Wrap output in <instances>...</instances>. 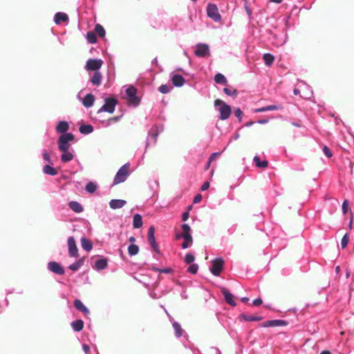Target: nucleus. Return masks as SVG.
Listing matches in <instances>:
<instances>
[{"label": "nucleus", "instance_id": "1", "mask_svg": "<svg viewBox=\"0 0 354 354\" xmlns=\"http://www.w3.org/2000/svg\"><path fill=\"white\" fill-rule=\"evenodd\" d=\"M182 232H177L175 234V239L176 240L183 239V242L181 244V248L183 250L190 248L193 244V239L191 234V227L187 223H183L181 225Z\"/></svg>", "mask_w": 354, "mask_h": 354}, {"label": "nucleus", "instance_id": "2", "mask_svg": "<svg viewBox=\"0 0 354 354\" xmlns=\"http://www.w3.org/2000/svg\"><path fill=\"white\" fill-rule=\"evenodd\" d=\"M214 107L219 112V118L221 120H225L229 118L231 113V106L220 99L214 100Z\"/></svg>", "mask_w": 354, "mask_h": 354}, {"label": "nucleus", "instance_id": "3", "mask_svg": "<svg viewBox=\"0 0 354 354\" xmlns=\"http://www.w3.org/2000/svg\"><path fill=\"white\" fill-rule=\"evenodd\" d=\"M75 140V136L73 133L61 134L57 140V147L59 151L72 149L71 142Z\"/></svg>", "mask_w": 354, "mask_h": 354}, {"label": "nucleus", "instance_id": "4", "mask_svg": "<svg viewBox=\"0 0 354 354\" xmlns=\"http://www.w3.org/2000/svg\"><path fill=\"white\" fill-rule=\"evenodd\" d=\"M129 167L130 163L127 162L118 169L113 179V185L122 183L127 180L130 175Z\"/></svg>", "mask_w": 354, "mask_h": 354}, {"label": "nucleus", "instance_id": "5", "mask_svg": "<svg viewBox=\"0 0 354 354\" xmlns=\"http://www.w3.org/2000/svg\"><path fill=\"white\" fill-rule=\"evenodd\" d=\"M269 39L272 44L276 47L283 46L288 41V35L286 31H282L279 34L270 32Z\"/></svg>", "mask_w": 354, "mask_h": 354}, {"label": "nucleus", "instance_id": "6", "mask_svg": "<svg viewBox=\"0 0 354 354\" xmlns=\"http://www.w3.org/2000/svg\"><path fill=\"white\" fill-rule=\"evenodd\" d=\"M104 102L105 103L97 110V113H101L102 112L113 113L118 103V100L115 97H109L104 99Z\"/></svg>", "mask_w": 354, "mask_h": 354}, {"label": "nucleus", "instance_id": "7", "mask_svg": "<svg viewBox=\"0 0 354 354\" xmlns=\"http://www.w3.org/2000/svg\"><path fill=\"white\" fill-rule=\"evenodd\" d=\"M170 322L172 324L173 328L175 331V336L177 338H179L180 337H183V339H185V341L183 342V344L185 348L188 347V345L187 344V342L188 341V335L186 333V332L181 328V326L180 323L175 321L173 317H170Z\"/></svg>", "mask_w": 354, "mask_h": 354}, {"label": "nucleus", "instance_id": "8", "mask_svg": "<svg viewBox=\"0 0 354 354\" xmlns=\"http://www.w3.org/2000/svg\"><path fill=\"white\" fill-rule=\"evenodd\" d=\"M224 268V260L222 257H217L212 261V265L209 268L211 273L218 277Z\"/></svg>", "mask_w": 354, "mask_h": 354}, {"label": "nucleus", "instance_id": "9", "mask_svg": "<svg viewBox=\"0 0 354 354\" xmlns=\"http://www.w3.org/2000/svg\"><path fill=\"white\" fill-rule=\"evenodd\" d=\"M206 11L207 17L213 19L214 21L220 22L221 21L222 17L216 4L208 3Z\"/></svg>", "mask_w": 354, "mask_h": 354}, {"label": "nucleus", "instance_id": "10", "mask_svg": "<svg viewBox=\"0 0 354 354\" xmlns=\"http://www.w3.org/2000/svg\"><path fill=\"white\" fill-rule=\"evenodd\" d=\"M126 94L129 103L134 106H138L140 102V100L137 96V89L133 86H129L126 89Z\"/></svg>", "mask_w": 354, "mask_h": 354}, {"label": "nucleus", "instance_id": "11", "mask_svg": "<svg viewBox=\"0 0 354 354\" xmlns=\"http://www.w3.org/2000/svg\"><path fill=\"white\" fill-rule=\"evenodd\" d=\"M194 54L198 57H206L209 55V46L205 43H198L195 46Z\"/></svg>", "mask_w": 354, "mask_h": 354}, {"label": "nucleus", "instance_id": "12", "mask_svg": "<svg viewBox=\"0 0 354 354\" xmlns=\"http://www.w3.org/2000/svg\"><path fill=\"white\" fill-rule=\"evenodd\" d=\"M155 130H156L155 128L151 127L148 132V135H147L146 143H145V149L144 153L142 154V159L144 158L145 153L147 151V149L149 147V146L151 144L155 145L157 142V139H158V137L159 135L158 134L157 131H156Z\"/></svg>", "mask_w": 354, "mask_h": 354}, {"label": "nucleus", "instance_id": "13", "mask_svg": "<svg viewBox=\"0 0 354 354\" xmlns=\"http://www.w3.org/2000/svg\"><path fill=\"white\" fill-rule=\"evenodd\" d=\"M102 64L103 62L100 59H89L86 63L85 69L87 71H99Z\"/></svg>", "mask_w": 354, "mask_h": 354}, {"label": "nucleus", "instance_id": "14", "mask_svg": "<svg viewBox=\"0 0 354 354\" xmlns=\"http://www.w3.org/2000/svg\"><path fill=\"white\" fill-rule=\"evenodd\" d=\"M148 241H149V243L151 245V247L152 248V249L153 250V251L158 254H160L161 252H160V250L159 249V247H158V245L156 241V237H155V228L153 226H151L149 229V231H148Z\"/></svg>", "mask_w": 354, "mask_h": 354}, {"label": "nucleus", "instance_id": "15", "mask_svg": "<svg viewBox=\"0 0 354 354\" xmlns=\"http://www.w3.org/2000/svg\"><path fill=\"white\" fill-rule=\"evenodd\" d=\"M47 269L57 275H63L65 273L64 268L57 261H49L47 264Z\"/></svg>", "mask_w": 354, "mask_h": 354}, {"label": "nucleus", "instance_id": "16", "mask_svg": "<svg viewBox=\"0 0 354 354\" xmlns=\"http://www.w3.org/2000/svg\"><path fill=\"white\" fill-rule=\"evenodd\" d=\"M68 254L71 257H78V249L77 247L76 241L73 236H69L67 241Z\"/></svg>", "mask_w": 354, "mask_h": 354}, {"label": "nucleus", "instance_id": "17", "mask_svg": "<svg viewBox=\"0 0 354 354\" xmlns=\"http://www.w3.org/2000/svg\"><path fill=\"white\" fill-rule=\"evenodd\" d=\"M62 152L60 156L61 162L63 163H67L74 159L75 157V151L73 148L69 149L61 150Z\"/></svg>", "mask_w": 354, "mask_h": 354}, {"label": "nucleus", "instance_id": "18", "mask_svg": "<svg viewBox=\"0 0 354 354\" xmlns=\"http://www.w3.org/2000/svg\"><path fill=\"white\" fill-rule=\"evenodd\" d=\"M288 324V322L283 319H272L268 320L262 323L261 326L264 328L268 327H277V326H285Z\"/></svg>", "mask_w": 354, "mask_h": 354}, {"label": "nucleus", "instance_id": "19", "mask_svg": "<svg viewBox=\"0 0 354 354\" xmlns=\"http://www.w3.org/2000/svg\"><path fill=\"white\" fill-rule=\"evenodd\" d=\"M170 79L172 82V86L176 87H181L185 82V78L183 75L177 73H171L170 75Z\"/></svg>", "mask_w": 354, "mask_h": 354}, {"label": "nucleus", "instance_id": "20", "mask_svg": "<svg viewBox=\"0 0 354 354\" xmlns=\"http://www.w3.org/2000/svg\"><path fill=\"white\" fill-rule=\"evenodd\" d=\"M108 266V260L106 258L101 257L98 258L95 261V264L93 266V269L96 271H101L104 270Z\"/></svg>", "mask_w": 354, "mask_h": 354}, {"label": "nucleus", "instance_id": "21", "mask_svg": "<svg viewBox=\"0 0 354 354\" xmlns=\"http://www.w3.org/2000/svg\"><path fill=\"white\" fill-rule=\"evenodd\" d=\"M221 293L224 297V299L225 301L230 304L232 306H236V303L234 300V295L232 294L229 290H227L226 288H221Z\"/></svg>", "mask_w": 354, "mask_h": 354}, {"label": "nucleus", "instance_id": "22", "mask_svg": "<svg viewBox=\"0 0 354 354\" xmlns=\"http://www.w3.org/2000/svg\"><path fill=\"white\" fill-rule=\"evenodd\" d=\"M69 128V123L67 121L62 120L57 123L55 129L57 133L65 134L68 133Z\"/></svg>", "mask_w": 354, "mask_h": 354}, {"label": "nucleus", "instance_id": "23", "mask_svg": "<svg viewBox=\"0 0 354 354\" xmlns=\"http://www.w3.org/2000/svg\"><path fill=\"white\" fill-rule=\"evenodd\" d=\"M68 19H69V18H68V16L67 14H66L65 12H58L55 13V15H54L53 21L55 24L59 25L62 22L68 21Z\"/></svg>", "mask_w": 354, "mask_h": 354}, {"label": "nucleus", "instance_id": "24", "mask_svg": "<svg viewBox=\"0 0 354 354\" xmlns=\"http://www.w3.org/2000/svg\"><path fill=\"white\" fill-rule=\"evenodd\" d=\"M102 76L101 73L99 71H95L93 75L90 77L89 82L93 85L98 86L101 84Z\"/></svg>", "mask_w": 354, "mask_h": 354}, {"label": "nucleus", "instance_id": "25", "mask_svg": "<svg viewBox=\"0 0 354 354\" xmlns=\"http://www.w3.org/2000/svg\"><path fill=\"white\" fill-rule=\"evenodd\" d=\"M239 320H244L245 322H259L263 319L261 316L250 315L245 313H241L239 316Z\"/></svg>", "mask_w": 354, "mask_h": 354}, {"label": "nucleus", "instance_id": "26", "mask_svg": "<svg viewBox=\"0 0 354 354\" xmlns=\"http://www.w3.org/2000/svg\"><path fill=\"white\" fill-rule=\"evenodd\" d=\"M95 102V96L92 93L86 94L82 100V104L86 108L91 107Z\"/></svg>", "mask_w": 354, "mask_h": 354}, {"label": "nucleus", "instance_id": "27", "mask_svg": "<svg viewBox=\"0 0 354 354\" xmlns=\"http://www.w3.org/2000/svg\"><path fill=\"white\" fill-rule=\"evenodd\" d=\"M127 201L123 199H112L109 202V206L113 209H120L124 207Z\"/></svg>", "mask_w": 354, "mask_h": 354}, {"label": "nucleus", "instance_id": "28", "mask_svg": "<svg viewBox=\"0 0 354 354\" xmlns=\"http://www.w3.org/2000/svg\"><path fill=\"white\" fill-rule=\"evenodd\" d=\"M74 306L79 311L84 313L86 315H88L90 311L88 308L78 299H75L74 301Z\"/></svg>", "mask_w": 354, "mask_h": 354}, {"label": "nucleus", "instance_id": "29", "mask_svg": "<svg viewBox=\"0 0 354 354\" xmlns=\"http://www.w3.org/2000/svg\"><path fill=\"white\" fill-rule=\"evenodd\" d=\"M68 207L75 213H81L83 212L84 208L82 205L77 201H70Z\"/></svg>", "mask_w": 354, "mask_h": 354}, {"label": "nucleus", "instance_id": "30", "mask_svg": "<svg viewBox=\"0 0 354 354\" xmlns=\"http://www.w3.org/2000/svg\"><path fill=\"white\" fill-rule=\"evenodd\" d=\"M142 216L140 214H135L133 217V227L138 229L142 226Z\"/></svg>", "mask_w": 354, "mask_h": 354}, {"label": "nucleus", "instance_id": "31", "mask_svg": "<svg viewBox=\"0 0 354 354\" xmlns=\"http://www.w3.org/2000/svg\"><path fill=\"white\" fill-rule=\"evenodd\" d=\"M81 245L83 250L86 252H89L93 249V243L86 237L81 239Z\"/></svg>", "mask_w": 354, "mask_h": 354}, {"label": "nucleus", "instance_id": "32", "mask_svg": "<svg viewBox=\"0 0 354 354\" xmlns=\"http://www.w3.org/2000/svg\"><path fill=\"white\" fill-rule=\"evenodd\" d=\"M43 172L45 174H47V175H49L51 176H55L57 174V169L53 167V165H50V164L46 165L44 166Z\"/></svg>", "mask_w": 354, "mask_h": 354}, {"label": "nucleus", "instance_id": "33", "mask_svg": "<svg viewBox=\"0 0 354 354\" xmlns=\"http://www.w3.org/2000/svg\"><path fill=\"white\" fill-rule=\"evenodd\" d=\"M73 330L75 332H80L84 328V322L82 319H76L71 322V324Z\"/></svg>", "mask_w": 354, "mask_h": 354}, {"label": "nucleus", "instance_id": "34", "mask_svg": "<svg viewBox=\"0 0 354 354\" xmlns=\"http://www.w3.org/2000/svg\"><path fill=\"white\" fill-rule=\"evenodd\" d=\"M94 130L93 127L90 124H82L80 128L79 131L82 134L88 135L89 133H91Z\"/></svg>", "mask_w": 354, "mask_h": 354}, {"label": "nucleus", "instance_id": "35", "mask_svg": "<svg viewBox=\"0 0 354 354\" xmlns=\"http://www.w3.org/2000/svg\"><path fill=\"white\" fill-rule=\"evenodd\" d=\"M253 161L254 162L257 167L260 169L266 168L268 165V162L267 160H261L258 156H255L254 157Z\"/></svg>", "mask_w": 354, "mask_h": 354}, {"label": "nucleus", "instance_id": "36", "mask_svg": "<svg viewBox=\"0 0 354 354\" xmlns=\"http://www.w3.org/2000/svg\"><path fill=\"white\" fill-rule=\"evenodd\" d=\"M214 82L220 84H227V81L224 75L217 73L214 77Z\"/></svg>", "mask_w": 354, "mask_h": 354}, {"label": "nucleus", "instance_id": "37", "mask_svg": "<svg viewBox=\"0 0 354 354\" xmlns=\"http://www.w3.org/2000/svg\"><path fill=\"white\" fill-rule=\"evenodd\" d=\"M173 88H174V86H172L171 84H165L160 85L158 87V90L160 93H161L162 94H167V93H170Z\"/></svg>", "mask_w": 354, "mask_h": 354}, {"label": "nucleus", "instance_id": "38", "mask_svg": "<svg viewBox=\"0 0 354 354\" xmlns=\"http://www.w3.org/2000/svg\"><path fill=\"white\" fill-rule=\"evenodd\" d=\"M263 59L266 66H270L274 62V57L272 54L267 53L263 55Z\"/></svg>", "mask_w": 354, "mask_h": 354}, {"label": "nucleus", "instance_id": "39", "mask_svg": "<svg viewBox=\"0 0 354 354\" xmlns=\"http://www.w3.org/2000/svg\"><path fill=\"white\" fill-rule=\"evenodd\" d=\"M127 250H128V254L130 256H134V255H136L138 253V252H139V247L137 245L134 244V243H131L128 246Z\"/></svg>", "mask_w": 354, "mask_h": 354}, {"label": "nucleus", "instance_id": "40", "mask_svg": "<svg viewBox=\"0 0 354 354\" xmlns=\"http://www.w3.org/2000/svg\"><path fill=\"white\" fill-rule=\"evenodd\" d=\"M95 34H97L100 37H104L106 31L104 27L100 24H96L95 26Z\"/></svg>", "mask_w": 354, "mask_h": 354}, {"label": "nucleus", "instance_id": "41", "mask_svg": "<svg viewBox=\"0 0 354 354\" xmlns=\"http://www.w3.org/2000/svg\"><path fill=\"white\" fill-rule=\"evenodd\" d=\"M223 91L225 94L234 98L237 97L239 94V91L236 89H230L227 87H225Z\"/></svg>", "mask_w": 354, "mask_h": 354}, {"label": "nucleus", "instance_id": "42", "mask_svg": "<svg viewBox=\"0 0 354 354\" xmlns=\"http://www.w3.org/2000/svg\"><path fill=\"white\" fill-rule=\"evenodd\" d=\"M97 185L95 183L89 182L85 186V190L88 193H94L97 189Z\"/></svg>", "mask_w": 354, "mask_h": 354}, {"label": "nucleus", "instance_id": "43", "mask_svg": "<svg viewBox=\"0 0 354 354\" xmlns=\"http://www.w3.org/2000/svg\"><path fill=\"white\" fill-rule=\"evenodd\" d=\"M86 39L90 44H95L97 42L96 34L92 31H89L86 34Z\"/></svg>", "mask_w": 354, "mask_h": 354}, {"label": "nucleus", "instance_id": "44", "mask_svg": "<svg viewBox=\"0 0 354 354\" xmlns=\"http://www.w3.org/2000/svg\"><path fill=\"white\" fill-rule=\"evenodd\" d=\"M42 156L44 160L48 162L50 165H53V160L51 159L50 153L47 151L46 149H44L42 151Z\"/></svg>", "mask_w": 354, "mask_h": 354}, {"label": "nucleus", "instance_id": "45", "mask_svg": "<svg viewBox=\"0 0 354 354\" xmlns=\"http://www.w3.org/2000/svg\"><path fill=\"white\" fill-rule=\"evenodd\" d=\"M195 261V256L192 253H187L185 257V262L187 264H192Z\"/></svg>", "mask_w": 354, "mask_h": 354}, {"label": "nucleus", "instance_id": "46", "mask_svg": "<svg viewBox=\"0 0 354 354\" xmlns=\"http://www.w3.org/2000/svg\"><path fill=\"white\" fill-rule=\"evenodd\" d=\"M244 9L248 16L249 19H251L252 15V12L249 6L248 1L247 0L244 1Z\"/></svg>", "mask_w": 354, "mask_h": 354}, {"label": "nucleus", "instance_id": "47", "mask_svg": "<svg viewBox=\"0 0 354 354\" xmlns=\"http://www.w3.org/2000/svg\"><path fill=\"white\" fill-rule=\"evenodd\" d=\"M198 266L196 263H192L187 269L188 272L192 274H196L198 272Z\"/></svg>", "mask_w": 354, "mask_h": 354}, {"label": "nucleus", "instance_id": "48", "mask_svg": "<svg viewBox=\"0 0 354 354\" xmlns=\"http://www.w3.org/2000/svg\"><path fill=\"white\" fill-rule=\"evenodd\" d=\"M234 113L235 117L237 118L238 120H239V122H241L242 121V118H243V113L241 111V109L240 108H236L234 110Z\"/></svg>", "mask_w": 354, "mask_h": 354}, {"label": "nucleus", "instance_id": "49", "mask_svg": "<svg viewBox=\"0 0 354 354\" xmlns=\"http://www.w3.org/2000/svg\"><path fill=\"white\" fill-rule=\"evenodd\" d=\"M348 234H345L342 240H341V246H342V248H344L347 246L348 243Z\"/></svg>", "mask_w": 354, "mask_h": 354}, {"label": "nucleus", "instance_id": "50", "mask_svg": "<svg viewBox=\"0 0 354 354\" xmlns=\"http://www.w3.org/2000/svg\"><path fill=\"white\" fill-rule=\"evenodd\" d=\"M323 152L327 158H331L333 156L331 150L326 145L323 147Z\"/></svg>", "mask_w": 354, "mask_h": 354}, {"label": "nucleus", "instance_id": "51", "mask_svg": "<svg viewBox=\"0 0 354 354\" xmlns=\"http://www.w3.org/2000/svg\"><path fill=\"white\" fill-rule=\"evenodd\" d=\"M266 109H267V111H268L280 110V109H282V106H281V105H275V104L268 105V106H266Z\"/></svg>", "mask_w": 354, "mask_h": 354}, {"label": "nucleus", "instance_id": "52", "mask_svg": "<svg viewBox=\"0 0 354 354\" xmlns=\"http://www.w3.org/2000/svg\"><path fill=\"white\" fill-rule=\"evenodd\" d=\"M348 201L347 200H344L342 205V213L344 214H346V212H348Z\"/></svg>", "mask_w": 354, "mask_h": 354}, {"label": "nucleus", "instance_id": "53", "mask_svg": "<svg viewBox=\"0 0 354 354\" xmlns=\"http://www.w3.org/2000/svg\"><path fill=\"white\" fill-rule=\"evenodd\" d=\"M68 268L72 271H77L80 269V266L77 265L76 262L69 265Z\"/></svg>", "mask_w": 354, "mask_h": 354}, {"label": "nucleus", "instance_id": "54", "mask_svg": "<svg viewBox=\"0 0 354 354\" xmlns=\"http://www.w3.org/2000/svg\"><path fill=\"white\" fill-rule=\"evenodd\" d=\"M152 128H155L156 129V131H157L158 134L159 135L161 132L163 131L164 130V126L162 124H160V125H153L152 127Z\"/></svg>", "mask_w": 354, "mask_h": 354}, {"label": "nucleus", "instance_id": "55", "mask_svg": "<svg viewBox=\"0 0 354 354\" xmlns=\"http://www.w3.org/2000/svg\"><path fill=\"white\" fill-rule=\"evenodd\" d=\"M159 272L165 274H171L173 272V270L171 268H160Z\"/></svg>", "mask_w": 354, "mask_h": 354}, {"label": "nucleus", "instance_id": "56", "mask_svg": "<svg viewBox=\"0 0 354 354\" xmlns=\"http://www.w3.org/2000/svg\"><path fill=\"white\" fill-rule=\"evenodd\" d=\"M263 303L261 298H256L252 301V304L255 306H260Z\"/></svg>", "mask_w": 354, "mask_h": 354}, {"label": "nucleus", "instance_id": "57", "mask_svg": "<svg viewBox=\"0 0 354 354\" xmlns=\"http://www.w3.org/2000/svg\"><path fill=\"white\" fill-rule=\"evenodd\" d=\"M209 185H210L209 182V181H205V182L203 184V185L201 186V190L202 192H204V191H205V190L208 189H209Z\"/></svg>", "mask_w": 354, "mask_h": 354}, {"label": "nucleus", "instance_id": "58", "mask_svg": "<svg viewBox=\"0 0 354 354\" xmlns=\"http://www.w3.org/2000/svg\"><path fill=\"white\" fill-rule=\"evenodd\" d=\"M189 212L188 209L187 211H185L182 214V221L184 222L186 221L189 218Z\"/></svg>", "mask_w": 354, "mask_h": 354}, {"label": "nucleus", "instance_id": "59", "mask_svg": "<svg viewBox=\"0 0 354 354\" xmlns=\"http://www.w3.org/2000/svg\"><path fill=\"white\" fill-rule=\"evenodd\" d=\"M180 297L183 299H187L188 298V295L186 293V288H185V287L182 288V292H180Z\"/></svg>", "mask_w": 354, "mask_h": 354}, {"label": "nucleus", "instance_id": "60", "mask_svg": "<svg viewBox=\"0 0 354 354\" xmlns=\"http://www.w3.org/2000/svg\"><path fill=\"white\" fill-rule=\"evenodd\" d=\"M82 349L85 354H88V353L90 352L91 348L88 345L84 344L82 345Z\"/></svg>", "mask_w": 354, "mask_h": 354}, {"label": "nucleus", "instance_id": "61", "mask_svg": "<svg viewBox=\"0 0 354 354\" xmlns=\"http://www.w3.org/2000/svg\"><path fill=\"white\" fill-rule=\"evenodd\" d=\"M121 118H122V115H120V116H114V117H112V118H109V120H110V122H111V124H112V122H117L120 121V119H121Z\"/></svg>", "mask_w": 354, "mask_h": 354}, {"label": "nucleus", "instance_id": "62", "mask_svg": "<svg viewBox=\"0 0 354 354\" xmlns=\"http://www.w3.org/2000/svg\"><path fill=\"white\" fill-rule=\"evenodd\" d=\"M291 273V270L290 268H283L281 270V274L284 276H288Z\"/></svg>", "mask_w": 354, "mask_h": 354}, {"label": "nucleus", "instance_id": "63", "mask_svg": "<svg viewBox=\"0 0 354 354\" xmlns=\"http://www.w3.org/2000/svg\"><path fill=\"white\" fill-rule=\"evenodd\" d=\"M202 199V196L201 194H197L194 198V201H193V203H197L198 202H200Z\"/></svg>", "mask_w": 354, "mask_h": 354}, {"label": "nucleus", "instance_id": "64", "mask_svg": "<svg viewBox=\"0 0 354 354\" xmlns=\"http://www.w3.org/2000/svg\"><path fill=\"white\" fill-rule=\"evenodd\" d=\"M210 349L214 352V354H221V351L216 347H211Z\"/></svg>", "mask_w": 354, "mask_h": 354}]
</instances>
